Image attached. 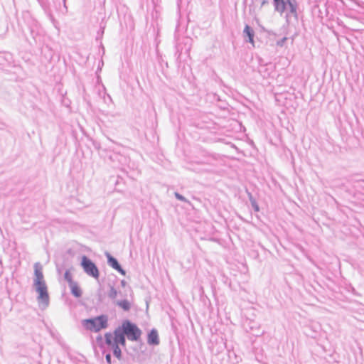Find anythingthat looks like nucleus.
I'll return each instance as SVG.
<instances>
[{
  "instance_id": "16",
  "label": "nucleus",
  "mask_w": 364,
  "mask_h": 364,
  "mask_svg": "<svg viewBox=\"0 0 364 364\" xmlns=\"http://www.w3.org/2000/svg\"><path fill=\"white\" fill-rule=\"evenodd\" d=\"M175 196L180 200H186L185 198L181 195L178 194V193H175Z\"/></svg>"
},
{
  "instance_id": "3",
  "label": "nucleus",
  "mask_w": 364,
  "mask_h": 364,
  "mask_svg": "<svg viewBox=\"0 0 364 364\" xmlns=\"http://www.w3.org/2000/svg\"><path fill=\"white\" fill-rule=\"evenodd\" d=\"M81 265L84 269V271L89 275L98 278L99 277V271L95 266V264L86 256H83L82 257Z\"/></svg>"
},
{
  "instance_id": "11",
  "label": "nucleus",
  "mask_w": 364,
  "mask_h": 364,
  "mask_svg": "<svg viewBox=\"0 0 364 364\" xmlns=\"http://www.w3.org/2000/svg\"><path fill=\"white\" fill-rule=\"evenodd\" d=\"M118 305L124 311H129L131 307V304L127 300H124L118 302Z\"/></svg>"
},
{
  "instance_id": "9",
  "label": "nucleus",
  "mask_w": 364,
  "mask_h": 364,
  "mask_svg": "<svg viewBox=\"0 0 364 364\" xmlns=\"http://www.w3.org/2000/svg\"><path fill=\"white\" fill-rule=\"evenodd\" d=\"M244 34L248 37L249 42L254 46V31L248 25H246L244 28Z\"/></svg>"
},
{
  "instance_id": "14",
  "label": "nucleus",
  "mask_w": 364,
  "mask_h": 364,
  "mask_svg": "<svg viewBox=\"0 0 364 364\" xmlns=\"http://www.w3.org/2000/svg\"><path fill=\"white\" fill-rule=\"evenodd\" d=\"M115 269H117L119 272L122 273V274L124 275L125 272L124 270L120 267L119 264L117 263V262L115 260Z\"/></svg>"
},
{
  "instance_id": "13",
  "label": "nucleus",
  "mask_w": 364,
  "mask_h": 364,
  "mask_svg": "<svg viewBox=\"0 0 364 364\" xmlns=\"http://www.w3.org/2000/svg\"><path fill=\"white\" fill-rule=\"evenodd\" d=\"M64 277H65V279L68 282L69 284L75 282L73 280V277H72V274L70 273V272L69 270H67L65 272V275H64Z\"/></svg>"
},
{
  "instance_id": "19",
  "label": "nucleus",
  "mask_w": 364,
  "mask_h": 364,
  "mask_svg": "<svg viewBox=\"0 0 364 364\" xmlns=\"http://www.w3.org/2000/svg\"><path fill=\"white\" fill-rule=\"evenodd\" d=\"M286 39H287V38H284L281 41V42H278V43H277V44H278V45H279V46H282V45H283V43H284V42L286 41Z\"/></svg>"
},
{
  "instance_id": "12",
  "label": "nucleus",
  "mask_w": 364,
  "mask_h": 364,
  "mask_svg": "<svg viewBox=\"0 0 364 364\" xmlns=\"http://www.w3.org/2000/svg\"><path fill=\"white\" fill-rule=\"evenodd\" d=\"M115 343H119L122 346H125V338L124 335H115Z\"/></svg>"
},
{
  "instance_id": "8",
  "label": "nucleus",
  "mask_w": 364,
  "mask_h": 364,
  "mask_svg": "<svg viewBox=\"0 0 364 364\" xmlns=\"http://www.w3.org/2000/svg\"><path fill=\"white\" fill-rule=\"evenodd\" d=\"M148 342L150 344H159L158 333L156 330H152L148 336Z\"/></svg>"
},
{
  "instance_id": "6",
  "label": "nucleus",
  "mask_w": 364,
  "mask_h": 364,
  "mask_svg": "<svg viewBox=\"0 0 364 364\" xmlns=\"http://www.w3.org/2000/svg\"><path fill=\"white\" fill-rule=\"evenodd\" d=\"M34 274L36 277L34 284L46 283L43 279L42 267L39 263H36L34 264Z\"/></svg>"
},
{
  "instance_id": "2",
  "label": "nucleus",
  "mask_w": 364,
  "mask_h": 364,
  "mask_svg": "<svg viewBox=\"0 0 364 364\" xmlns=\"http://www.w3.org/2000/svg\"><path fill=\"white\" fill-rule=\"evenodd\" d=\"M123 333L131 341H137L141 334V330L129 321H125L122 324Z\"/></svg>"
},
{
  "instance_id": "4",
  "label": "nucleus",
  "mask_w": 364,
  "mask_h": 364,
  "mask_svg": "<svg viewBox=\"0 0 364 364\" xmlns=\"http://www.w3.org/2000/svg\"><path fill=\"white\" fill-rule=\"evenodd\" d=\"M275 9L280 12L283 13L286 9V4H287L289 6L290 11L292 14H296V0H274Z\"/></svg>"
},
{
  "instance_id": "18",
  "label": "nucleus",
  "mask_w": 364,
  "mask_h": 364,
  "mask_svg": "<svg viewBox=\"0 0 364 364\" xmlns=\"http://www.w3.org/2000/svg\"><path fill=\"white\" fill-rule=\"evenodd\" d=\"M114 353H115V356L117 357V358H119L120 357V350L117 351V348H115V351H114Z\"/></svg>"
},
{
  "instance_id": "10",
  "label": "nucleus",
  "mask_w": 364,
  "mask_h": 364,
  "mask_svg": "<svg viewBox=\"0 0 364 364\" xmlns=\"http://www.w3.org/2000/svg\"><path fill=\"white\" fill-rule=\"evenodd\" d=\"M105 344L109 347L111 349L114 348V336L111 333H107L105 336Z\"/></svg>"
},
{
  "instance_id": "7",
  "label": "nucleus",
  "mask_w": 364,
  "mask_h": 364,
  "mask_svg": "<svg viewBox=\"0 0 364 364\" xmlns=\"http://www.w3.org/2000/svg\"><path fill=\"white\" fill-rule=\"evenodd\" d=\"M69 286L71 290V293L74 296L79 298L82 296V290L76 282H73L69 284Z\"/></svg>"
},
{
  "instance_id": "20",
  "label": "nucleus",
  "mask_w": 364,
  "mask_h": 364,
  "mask_svg": "<svg viewBox=\"0 0 364 364\" xmlns=\"http://www.w3.org/2000/svg\"><path fill=\"white\" fill-rule=\"evenodd\" d=\"M122 284H123V286H124L125 285V282H122Z\"/></svg>"
},
{
  "instance_id": "1",
  "label": "nucleus",
  "mask_w": 364,
  "mask_h": 364,
  "mask_svg": "<svg viewBox=\"0 0 364 364\" xmlns=\"http://www.w3.org/2000/svg\"><path fill=\"white\" fill-rule=\"evenodd\" d=\"M82 323L87 330L98 332L107 327L108 318L106 316L102 315L93 318L84 319Z\"/></svg>"
},
{
  "instance_id": "15",
  "label": "nucleus",
  "mask_w": 364,
  "mask_h": 364,
  "mask_svg": "<svg viewBox=\"0 0 364 364\" xmlns=\"http://www.w3.org/2000/svg\"><path fill=\"white\" fill-rule=\"evenodd\" d=\"M107 257L110 265L114 267V259L109 254H107Z\"/></svg>"
},
{
  "instance_id": "17",
  "label": "nucleus",
  "mask_w": 364,
  "mask_h": 364,
  "mask_svg": "<svg viewBox=\"0 0 364 364\" xmlns=\"http://www.w3.org/2000/svg\"><path fill=\"white\" fill-rule=\"evenodd\" d=\"M106 360H107L108 364H111L112 363V357H111V355L109 353L106 355Z\"/></svg>"
},
{
  "instance_id": "5",
  "label": "nucleus",
  "mask_w": 364,
  "mask_h": 364,
  "mask_svg": "<svg viewBox=\"0 0 364 364\" xmlns=\"http://www.w3.org/2000/svg\"><path fill=\"white\" fill-rule=\"evenodd\" d=\"M38 294V300L45 305H48L49 302V295L46 283L34 284Z\"/></svg>"
}]
</instances>
